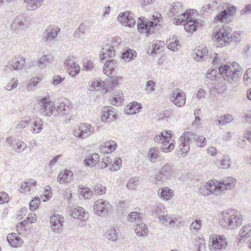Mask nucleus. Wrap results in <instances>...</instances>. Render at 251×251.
Wrapping results in <instances>:
<instances>
[{
	"label": "nucleus",
	"mask_w": 251,
	"mask_h": 251,
	"mask_svg": "<svg viewBox=\"0 0 251 251\" xmlns=\"http://www.w3.org/2000/svg\"><path fill=\"white\" fill-rule=\"evenodd\" d=\"M236 182V180L231 177H228L221 182L210 180L204 185L200 186L199 191L204 196H209L211 194L218 195L225 190L233 188Z\"/></svg>",
	"instance_id": "f257e3e1"
},
{
	"label": "nucleus",
	"mask_w": 251,
	"mask_h": 251,
	"mask_svg": "<svg viewBox=\"0 0 251 251\" xmlns=\"http://www.w3.org/2000/svg\"><path fill=\"white\" fill-rule=\"evenodd\" d=\"M218 70L220 75H222V77L219 78L217 81H215L214 83L212 82L214 86L211 88V91L218 94H223L227 89L226 80L231 83L233 78L236 77V72L239 70L235 69L232 73L231 67L227 65L219 66Z\"/></svg>",
	"instance_id": "f03ea898"
},
{
	"label": "nucleus",
	"mask_w": 251,
	"mask_h": 251,
	"mask_svg": "<svg viewBox=\"0 0 251 251\" xmlns=\"http://www.w3.org/2000/svg\"><path fill=\"white\" fill-rule=\"evenodd\" d=\"M232 32V29L227 25H224L213 35L217 47L228 45L231 42H239L241 40L240 34Z\"/></svg>",
	"instance_id": "7ed1b4c3"
},
{
	"label": "nucleus",
	"mask_w": 251,
	"mask_h": 251,
	"mask_svg": "<svg viewBox=\"0 0 251 251\" xmlns=\"http://www.w3.org/2000/svg\"><path fill=\"white\" fill-rule=\"evenodd\" d=\"M242 223V216L234 210H225L221 214L220 225L223 227L232 229L240 226Z\"/></svg>",
	"instance_id": "20e7f679"
},
{
	"label": "nucleus",
	"mask_w": 251,
	"mask_h": 251,
	"mask_svg": "<svg viewBox=\"0 0 251 251\" xmlns=\"http://www.w3.org/2000/svg\"><path fill=\"white\" fill-rule=\"evenodd\" d=\"M194 140L197 143V146L200 148L203 147L206 144L205 138L202 136H197L196 133L185 131L180 136L179 140L180 144L179 149L181 151V154H185L189 150V142Z\"/></svg>",
	"instance_id": "39448f33"
},
{
	"label": "nucleus",
	"mask_w": 251,
	"mask_h": 251,
	"mask_svg": "<svg viewBox=\"0 0 251 251\" xmlns=\"http://www.w3.org/2000/svg\"><path fill=\"white\" fill-rule=\"evenodd\" d=\"M115 55V51L113 47L106 45L102 48L100 53V57L101 60L108 58V60L104 64L103 67V72L105 74L109 75L117 67V63L116 60L112 58Z\"/></svg>",
	"instance_id": "423d86ee"
},
{
	"label": "nucleus",
	"mask_w": 251,
	"mask_h": 251,
	"mask_svg": "<svg viewBox=\"0 0 251 251\" xmlns=\"http://www.w3.org/2000/svg\"><path fill=\"white\" fill-rule=\"evenodd\" d=\"M227 246L226 238L223 235L213 234L209 240V247L211 251H223Z\"/></svg>",
	"instance_id": "0eeeda50"
},
{
	"label": "nucleus",
	"mask_w": 251,
	"mask_h": 251,
	"mask_svg": "<svg viewBox=\"0 0 251 251\" xmlns=\"http://www.w3.org/2000/svg\"><path fill=\"white\" fill-rule=\"evenodd\" d=\"M175 173L174 166L170 163L163 166L155 175V178L159 182H164L170 179Z\"/></svg>",
	"instance_id": "6e6552de"
},
{
	"label": "nucleus",
	"mask_w": 251,
	"mask_h": 251,
	"mask_svg": "<svg viewBox=\"0 0 251 251\" xmlns=\"http://www.w3.org/2000/svg\"><path fill=\"white\" fill-rule=\"evenodd\" d=\"M40 113L45 116H50L56 114V107L52 101L48 100L46 97L43 98L39 102Z\"/></svg>",
	"instance_id": "1a4fd4ad"
},
{
	"label": "nucleus",
	"mask_w": 251,
	"mask_h": 251,
	"mask_svg": "<svg viewBox=\"0 0 251 251\" xmlns=\"http://www.w3.org/2000/svg\"><path fill=\"white\" fill-rule=\"evenodd\" d=\"M140 22L137 23V29L140 33H145L147 36L150 34H152L154 30V26L155 24L153 22L145 20L143 17L139 18Z\"/></svg>",
	"instance_id": "9d476101"
},
{
	"label": "nucleus",
	"mask_w": 251,
	"mask_h": 251,
	"mask_svg": "<svg viewBox=\"0 0 251 251\" xmlns=\"http://www.w3.org/2000/svg\"><path fill=\"white\" fill-rule=\"evenodd\" d=\"M95 132L94 127L89 124H82L73 130V134L79 138H86Z\"/></svg>",
	"instance_id": "9b49d317"
},
{
	"label": "nucleus",
	"mask_w": 251,
	"mask_h": 251,
	"mask_svg": "<svg viewBox=\"0 0 251 251\" xmlns=\"http://www.w3.org/2000/svg\"><path fill=\"white\" fill-rule=\"evenodd\" d=\"M25 63V58L22 56H14L6 63L4 70L9 69L11 71H19L23 68Z\"/></svg>",
	"instance_id": "f8f14e48"
},
{
	"label": "nucleus",
	"mask_w": 251,
	"mask_h": 251,
	"mask_svg": "<svg viewBox=\"0 0 251 251\" xmlns=\"http://www.w3.org/2000/svg\"><path fill=\"white\" fill-rule=\"evenodd\" d=\"M64 218L58 214H54L50 218V229L55 233H61L63 229Z\"/></svg>",
	"instance_id": "ddd939ff"
},
{
	"label": "nucleus",
	"mask_w": 251,
	"mask_h": 251,
	"mask_svg": "<svg viewBox=\"0 0 251 251\" xmlns=\"http://www.w3.org/2000/svg\"><path fill=\"white\" fill-rule=\"evenodd\" d=\"M183 17V19L185 21L184 23V27L185 31L187 32H194L197 30L198 23L192 17L191 14H190L187 11L181 14Z\"/></svg>",
	"instance_id": "4468645a"
},
{
	"label": "nucleus",
	"mask_w": 251,
	"mask_h": 251,
	"mask_svg": "<svg viewBox=\"0 0 251 251\" xmlns=\"http://www.w3.org/2000/svg\"><path fill=\"white\" fill-rule=\"evenodd\" d=\"M110 204L106 201L100 199L96 201L94 204V211L98 216L106 214L111 209Z\"/></svg>",
	"instance_id": "2eb2a0df"
},
{
	"label": "nucleus",
	"mask_w": 251,
	"mask_h": 251,
	"mask_svg": "<svg viewBox=\"0 0 251 251\" xmlns=\"http://www.w3.org/2000/svg\"><path fill=\"white\" fill-rule=\"evenodd\" d=\"M170 100L177 107H181L185 103V94L179 89H175L170 95Z\"/></svg>",
	"instance_id": "dca6fc26"
},
{
	"label": "nucleus",
	"mask_w": 251,
	"mask_h": 251,
	"mask_svg": "<svg viewBox=\"0 0 251 251\" xmlns=\"http://www.w3.org/2000/svg\"><path fill=\"white\" fill-rule=\"evenodd\" d=\"M118 21L124 26L132 27L135 25V20L129 11L121 13L118 17Z\"/></svg>",
	"instance_id": "f3484780"
},
{
	"label": "nucleus",
	"mask_w": 251,
	"mask_h": 251,
	"mask_svg": "<svg viewBox=\"0 0 251 251\" xmlns=\"http://www.w3.org/2000/svg\"><path fill=\"white\" fill-rule=\"evenodd\" d=\"M116 113L111 106H105L102 109L101 120L104 123H110L116 119Z\"/></svg>",
	"instance_id": "a211bd4d"
},
{
	"label": "nucleus",
	"mask_w": 251,
	"mask_h": 251,
	"mask_svg": "<svg viewBox=\"0 0 251 251\" xmlns=\"http://www.w3.org/2000/svg\"><path fill=\"white\" fill-rule=\"evenodd\" d=\"M60 30L59 28H54L51 26H48L43 33V39L48 43H51L56 38Z\"/></svg>",
	"instance_id": "6ab92c4d"
},
{
	"label": "nucleus",
	"mask_w": 251,
	"mask_h": 251,
	"mask_svg": "<svg viewBox=\"0 0 251 251\" xmlns=\"http://www.w3.org/2000/svg\"><path fill=\"white\" fill-rule=\"evenodd\" d=\"M251 236V224H247L241 229L237 236L239 243L244 242Z\"/></svg>",
	"instance_id": "aec40b11"
},
{
	"label": "nucleus",
	"mask_w": 251,
	"mask_h": 251,
	"mask_svg": "<svg viewBox=\"0 0 251 251\" xmlns=\"http://www.w3.org/2000/svg\"><path fill=\"white\" fill-rule=\"evenodd\" d=\"M171 132V131H166V134H168V136H166L165 141H164L160 148V150L166 153L171 152L175 148V144L173 142L174 141L173 140V142L170 143L172 138Z\"/></svg>",
	"instance_id": "412c9836"
},
{
	"label": "nucleus",
	"mask_w": 251,
	"mask_h": 251,
	"mask_svg": "<svg viewBox=\"0 0 251 251\" xmlns=\"http://www.w3.org/2000/svg\"><path fill=\"white\" fill-rule=\"evenodd\" d=\"M7 241L12 247L14 248L20 247L23 244L22 239L14 233H10L7 235Z\"/></svg>",
	"instance_id": "4be33fe9"
},
{
	"label": "nucleus",
	"mask_w": 251,
	"mask_h": 251,
	"mask_svg": "<svg viewBox=\"0 0 251 251\" xmlns=\"http://www.w3.org/2000/svg\"><path fill=\"white\" fill-rule=\"evenodd\" d=\"M69 215H71L74 218H77L81 221H86L88 218L84 209L80 206L73 209Z\"/></svg>",
	"instance_id": "5701e85b"
},
{
	"label": "nucleus",
	"mask_w": 251,
	"mask_h": 251,
	"mask_svg": "<svg viewBox=\"0 0 251 251\" xmlns=\"http://www.w3.org/2000/svg\"><path fill=\"white\" fill-rule=\"evenodd\" d=\"M116 143L112 140L105 142L100 148V152L103 153H110L114 151L117 148Z\"/></svg>",
	"instance_id": "b1692460"
},
{
	"label": "nucleus",
	"mask_w": 251,
	"mask_h": 251,
	"mask_svg": "<svg viewBox=\"0 0 251 251\" xmlns=\"http://www.w3.org/2000/svg\"><path fill=\"white\" fill-rule=\"evenodd\" d=\"M142 108V106L141 103L136 101H133L127 105L125 110L127 114L132 115L139 112Z\"/></svg>",
	"instance_id": "393cba45"
},
{
	"label": "nucleus",
	"mask_w": 251,
	"mask_h": 251,
	"mask_svg": "<svg viewBox=\"0 0 251 251\" xmlns=\"http://www.w3.org/2000/svg\"><path fill=\"white\" fill-rule=\"evenodd\" d=\"M73 176V173L71 171L65 169L61 171L57 177V181L60 183H63L71 180Z\"/></svg>",
	"instance_id": "a878e982"
},
{
	"label": "nucleus",
	"mask_w": 251,
	"mask_h": 251,
	"mask_svg": "<svg viewBox=\"0 0 251 251\" xmlns=\"http://www.w3.org/2000/svg\"><path fill=\"white\" fill-rule=\"evenodd\" d=\"M24 1L26 3L27 10L34 11L42 5L44 0H24Z\"/></svg>",
	"instance_id": "bb28decb"
},
{
	"label": "nucleus",
	"mask_w": 251,
	"mask_h": 251,
	"mask_svg": "<svg viewBox=\"0 0 251 251\" xmlns=\"http://www.w3.org/2000/svg\"><path fill=\"white\" fill-rule=\"evenodd\" d=\"M72 106L69 103L61 102L59 105L56 107V114H60L62 115H68L70 113Z\"/></svg>",
	"instance_id": "cd10ccee"
},
{
	"label": "nucleus",
	"mask_w": 251,
	"mask_h": 251,
	"mask_svg": "<svg viewBox=\"0 0 251 251\" xmlns=\"http://www.w3.org/2000/svg\"><path fill=\"white\" fill-rule=\"evenodd\" d=\"M160 151L155 147L151 148L148 152L147 157L151 163H155L160 156Z\"/></svg>",
	"instance_id": "c85d7f7f"
},
{
	"label": "nucleus",
	"mask_w": 251,
	"mask_h": 251,
	"mask_svg": "<svg viewBox=\"0 0 251 251\" xmlns=\"http://www.w3.org/2000/svg\"><path fill=\"white\" fill-rule=\"evenodd\" d=\"M158 196L164 200H169L174 196V192L169 187H164L158 191Z\"/></svg>",
	"instance_id": "c756f323"
},
{
	"label": "nucleus",
	"mask_w": 251,
	"mask_h": 251,
	"mask_svg": "<svg viewBox=\"0 0 251 251\" xmlns=\"http://www.w3.org/2000/svg\"><path fill=\"white\" fill-rule=\"evenodd\" d=\"M36 185V181L33 179L25 180L21 185L20 191L22 193H25L29 191L31 188Z\"/></svg>",
	"instance_id": "7c9ffc66"
},
{
	"label": "nucleus",
	"mask_w": 251,
	"mask_h": 251,
	"mask_svg": "<svg viewBox=\"0 0 251 251\" xmlns=\"http://www.w3.org/2000/svg\"><path fill=\"white\" fill-rule=\"evenodd\" d=\"M217 71L215 69H212L210 72H207L206 75L205 81L208 83L211 84L215 81H217L220 78V76L216 75Z\"/></svg>",
	"instance_id": "2f4dec72"
},
{
	"label": "nucleus",
	"mask_w": 251,
	"mask_h": 251,
	"mask_svg": "<svg viewBox=\"0 0 251 251\" xmlns=\"http://www.w3.org/2000/svg\"><path fill=\"white\" fill-rule=\"evenodd\" d=\"M53 58L51 54L44 55L38 61V66L40 68H43L49 63L51 62Z\"/></svg>",
	"instance_id": "473e14b6"
},
{
	"label": "nucleus",
	"mask_w": 251,
	"mask_h": 251,
	"mask_svg": "<svg viewBox=\"0 0 251 251\" xmlns=\"http://www.w3.org/2000/svg\"><path fill=\"white\" fill-rule=\"evenodd\" d=\"M233 120V116L230 114H226L221 116L220 119L215 121L216 125L223 126L230 123Z\"/></svg>",
	"instance_id": "72a5a7b5"
},
{
	"label": "nucleus",
	"mask_w": 251,
	"mask_h": 251,
	"mask_svg": "<svg viewBox=\"0 0 251 251\" xmlns=\"http://www.w3.org/2000/svg\"><path fill=\"white\" fill-rule=\"evenodd\" d=\"M135 232L137 235L143 236L147 234L148 228L145 224L142 223L137 224L136 227L135 228Z\"/></svg>",
	"instance_id": "f704fd0d"
},
{
	"label": "nucleus",
	"mask_w": 251,
	"mask_h": 251,
	"mask_svg": "<svg viewBox=\"0 0 251 251\" xmlns=\"http://www.w3.org/2000/svg\"><path fill=\"white\" fill-rule=\"evenodd\" d=\"M99 155L97 153H93L87 156L84 161V164L86 166H90L96 163L99 159Z\"/></svg>",
	"instance_id": "c9c22d12"
},
{
	"label": "nucleus",
	"mask_w": 251,
	"mask_h": 251,
	"mask_svg": "<svg viewBox=\"0 0 251 251\" xmlns=\"http://www.w3.org/2000/svg\"><path fill=\"white\" fill-rule=\"evenodd\" d=\"M25 23L20 17H17L12 22L11 28L13 30H23L24 28Z\"/></svg>",
	"instance_id": "e433bc0d"
},
{
	"label": "nucleus",
	"mask_w": 251,
	"mask_h": 251,
	"mask_svg": "<svg viewBox=\"0 0 251 251\" xmlns=\"http://www.w3.org/2000/svg\"><path fill=\"white\" fill-rule=\"evenodd\" d=\"M106 238L112 241H115L117 239V233L114 227H110L105 233Z\"/></svg>",
	"instance_id": "4c0bfd02"
},
{
	"label": "nucleus",
	"mask_w": 251,
	"mask_h": 251,
	"mask_svg": "<svg viewBox=\"0 0 251 251\" xmlns=\"http://www.w3.org/2000/svg\"><path fill=\"white\" fill-rule=\"evenodd\" d=\"M164 206L161 204H158L154 206L152 208V214L155 215L159 219L163 215H165L163 211Z\"/></svg>",
	"instance_id": "58836bf2"
},
{
	"label": "nucleus",
	"mask_w": 251,
	"mask_h": 251,
	"mask_svg": "<svg viewBox=\"0 0 251 251\" xmlns=\"http://www.w3.org/2000/svg\"><path fill=\"white\" fill-rule=\"evenodd\" d=\"M208 53L207 49L205 46H201L197 48V51L195 54L197 57L202 59L208 55Z\"/></svg>",
	"instance_id": "ea45409f"
},
{
	"label": "nucleus",
	"mask_w": 251,
	"mask_h": 251,
	"mask_svg": "<svg viewBox=\"0 0 251 251\" xmlns=\"http://www.w3.org/2000/svg\"><path fill=\"white\" fill-rule=\"evenodd\" d=\"M43 128V122L41 119L37 118L33 124L32 132L34 133H39Z\"/></svg>",
	"instance_id": "a19ab883"
},
{
	"label": "nucleus",
	"mask_w": 251,
	"mask_h": 251,
	"mask_svg": "<svg viewBox=\"0 0 251 251\" xmlns=\"http://www.w3.org/2000/svg\"><path fill=\"white\" fill-rule=\"evenodd\" d=\"M159 222L161 224H164L166 226H171L174 225L175 223V220H174L171 217L168 216L167 214L163 215L159 219Z\"/></svg>",
	"instance_id": "79ce46f5"
},
{
	"label": "nucleus",
	"mask_w": 251,
	"mask_h": 251,
	"mask_svg": "<svg viewBox=\"0 0 251 251\" xmlns=\"http://www.w3.org/2000/svg\"><path fill=\"white\" fill-rule=\"evenodd\" d=\"M17 152H22L26 148V145L21 140H17L15 146L13 147Z\"/></svg>",
	"instance_id": "37998d69"
},
{
	"label": "nucleus",
	"mask_w": 251,
	"mask_h": 251,
	"mask_svg": "<svg viewBox=\"0 0 251 251\" xmlns=\"http://www.w3.org/2000/svg\"><path fill=\"white\" fill-rule=\"evenodd\" d=\"M135 53L136 52L134 50L128 49L123 52L122 58L125 61H128L133 58Z\"/></svg>",
	"instance_id": "c03bdc74"
},
{
	"label": "nucleus",
	"mask_w": 251,
	"mask_h": 251,
	"mask_svg": "<svg viewBox=\"0 0 251 251\" xmlns=\"http://www.w3.org/2000/svg\"><path fill=\"white\" fill-rule=\"evenodd\" d=\"M120 79L121 77L118 76H109L106 81L109 87L112 88L118 85Z\"/></svg>",
	"instance_id": "a18cd8bd"
},
{
	"label": "nucleus",
	"mask_w": 251,
	"mask_h": 251,
	"mask_svg": "<svg viewBox=\"0 0 251 251\" xmlns=\"http://www.w3.org/2000/svg\"><path fill=\"white\" fill-rule=\"evenodd\" d=\"M80 195L85 199H90L93 196V192L89 188L84 187L80 189Z\"/></svg>",
	"instance_id": "49530a36"
},
{
	"label": "nucleus",
	"mask_w": 251,
	"mask_h": 251,
	"mask_svg": "<svg viewBox=\"0 0 251 251\" xmlns=\"http://www.w3.org/2000/svg\"><path fill=\"white\" fill-rule=\"evenodd\" d=\"M142 214L140 212H132L127 216V219L130 222H136L141 218Z\"/></svg>",
	"instance_id": "de8ad7c7"
},
{
	"label": "nucleus",
	"mask_w": 251,
	"mask_h": 251,
	"mask_svg": "<svg viewBox=\"0 0 251 251\" xmlns=\"http://www.w3.org/2000/svg\"><path fill=\"white\" fill-rule=\"evenodd\" d=\"M18 84V81L15 78H12L5 86V89L6 91H11L16 88Z\"/></svg>",
	"instance_id": "09e8293b"
},
{
	"label": "nucleus",
	"mask_w": 251,
	"mask_h": 251,
	"mask_svg": "<svg viewBox=\"0 0 251 251\" xmlns=\"http://www.w3.org/2000/svg\"><path fill=\"white\" fill-rule=\"evenodd\" d=\"M94 191L96 195H101L105 193L106 187L101 184H97L94 186Z\"/></svg>",
	"instance_id": "8fccbe9b"
},
{
	"label": "nucleus",
	"mask_w": 251,
	"mask_h": 251,
	"mask_svg": "<svg viewBox=\"0 0 251 251\" xmlns=\"http://www.w3.org/2000/svg\"><path fill=\"white\" fill-rule=\"evenodd\" d=\"M178 46H179V44L178 43V40L176 37H174L172 42H170L167 45L168 48L173 51L177 50L178 49Z\"/></svg>",
	"instance_id": "3c124183"
},
{
	"label": "nucleus",
	"mask_w": 251,
	"mask_h": 251,
	"mask_svg": "<svg viewBox=\"0 0 251 251\" xmlns=\"http://www.w3.org/2000/svg\"><path fill=\"white\" fill-rule=\"evenodd\" d=\"M227 18V13L226 10L222 11L220 13L217 14L214 18V21L216 22H224L226 20Z\"/></svg>",
	"instance_id": "603ef678"
},
{
	"label": "nucleus",
	"mask_w": 251,
	"mask_h": 251,
	"mask_svg": "<svg viewBox=\"0 0 251 251\" xmlns=\"http://www.w3.org/2000/svg\"><path fill=\"white\" fill-rule=\"evenodd\" d=\"M121 164L122 160L121 158H119L118 159L114 160L113 164H110L109 170L111 171H117L120 169Z\"/></svg>",
	"instance_id": "864d4df0"
},
{
	"label": "nucleus",
	"mask_w": 251,
	"mask_h": 251,
	"mask_svg": "<svg viewBox=\"0 0 251 251\" xmlns=\"http://www.w3.org/2000/svg\"><path fill=\"white\" fill-rule=\"evenodd\" d=\"M155 82L152 80H150L147 81L146 84L145 90L148 93L153 92L155 90Z\"/></svg>",
	"instance_id": "5fc2aeb1"
},
{
	"label": "nucleus",
	"mask_w": 251,
	"mask_h": 251,
	"mask_svg": "<svg viewBox=\"0 0 251 251\" xmlns=\"http://www.w3.org/2000/svg\"><path fill=\"white\" fill-rule=\"evenodd\" d=\"M123 94L121 91L118 92L115 96L113 98L111 104L113 105H116L119 101L121 103L123 100Z\"/></svg>",
	"instance_id": "6e6d98bb"
},
{
	"label": "nucleus",
	"mask_w": 251,
	"mask_h": 251,
	"mask_svg": "<svg viewBox=\"0 0 251 251\" xmlns=\"http://www.w3.org/2000/svg\"><path fill=\"white\" fill-rule=\"evenodd\" d=\"M202 226L201 221L200 219H196L190 225V228L196 231L199 230Z\"/></svg>",
	"instance_id": "4d7b16f0"
},
{
	"label": "nucleus",
	"mask_w": 251,
	"mask_h": 251,
	"mask_svg": "<svg viewBox=\"0 0 251 251\" xmlns=\"http://www.w3.org/2000/svg\"><path fill=\"white\" fill-rule=\"evenodd\" d=\"M138 182L135 178L132 177L127 182L126 187L130 190H133L137 185Z\"/></svg>",
	"instance_id": "13d9d810"
},
{
	"label": "nucleus",
	"mask_w": 251,
	"mask_h": 251,
	"mask_svg": "<svg viewBox=\"0 0 251 251\" xmlns=\"http://www.w3.org/2000/svg\"><path fill=\"white\" fill-rule=\"evenodd\" d=\"M85 30V26L81 24L74 32L75 37H79L81 34H84Z\"/></svg>",
	"instance_id": "bf43d9fd"
},
{
	"label": "nucleus",
	"mask_w": 251,
	"mask_h": 251,
	"mask_svg": "<svg viewBox=\"0 0 251 251\" xmlns=\"http://www.w3.org/2000/svg\"><path fill=\"white\" fill-rule=\"evenodd\" d=\"M72 67L71 69H72L71 72H70V74L71 75L73 76H75L76 75L79 73L80 70V67L78 65V64L75 63L73 62V64H72Z\"/></svg>",
	"instance_id": "052dcab7"
},
{
	"label": "nucleus",
	"mask_w": 251,
	"mask_h": 251,
	"mask_svg": "<svg viewBox=\"0 0 251 251\" xmlns=\"http://www.w3.org/2000/svg\"><path fill=\"white\" fill-rule=\"evenodd\" d=\"M240 12V14L243 16L251 14V4H246Z\"/></svg>",
	"instance_id": "680f3d73"
},
{
	"label": "nucleus",
	"mask_w": 251,
	"mask_h": 251,
	"mask_svg": "<svg viewBox=\"0 0 251 251\" xmlns=\"http://www.w3.org/2000/svg\"><path fill=\"white\" fill-rule=\"evenodd\" d=\"M166 136L164 135L162 132H161L159 134L156 135L154 137V140L156 143H162L163 144L164 141H165Z\"/></svg>",
	"instance_id": "e2e57ef3"
},
{
	"label": "nucleus",
	"mask_w": 251,
	"mask_h": 251,
	"mask_svg": "<svg viewBox=\"0 0 251 251\" xmlns=\"http://www.w3.org/2000/svg\"><path fill=\"white\" fill-rule=\"evenodd\" d=\"M172 113V111L170 110H164V111L162 113H159V114L158 116V120H164L169 118L170 114Z\"/></svg>",
	"instance_id": "0e129e2a"
},
{
	"label": "nucleus",
	"mask_w": 251,
	"mask_h": 251,
	"mask_svg": "<svg viewBox=\"0 0 251 251\" xmlns=\"http://www.w3.org/2000/svg\"><path fill=\"white\" fill-rule=\"evenodd\" d=\"M160 49L159 45L157 43H153L150 46L148 49V52L153 54L157 53V51Z\"/></svg>",
	"instance_id": "69168bd1"
},
{
	"label": "nucleus",
	"mask_w": 251,
	"mask_h": 251,
	"mask_svg": "<svg viewBox=\"0 0 251 251\" xmlns=\"http://www.w3.org/2000/svg\"><path fill=\"white\" fill-rule=\"evenodd\" d=\"M30 121V119H26L21 121L17 125L16 128L22 129L25 127L29 124Z\"/></svg>",
	"instance_id": "338daca9"
},
{
	"label": "nucleus",
	"mask_w": 251,
	"mask_h": 251,
	"mask_svg": "<svg viewBox=\"0 0 251 251\" xmlns=\"http://www.w3.org/2000/svg\"><path fill=\"white\" fill-rule=\"evenodd\" d=\"M94 68L93 62L90 61H87L83 64V70L86 71H91Z\"/></svg>",
	"instance_id": "774afa93"
}]
</instances>
